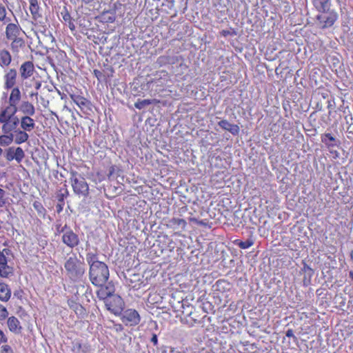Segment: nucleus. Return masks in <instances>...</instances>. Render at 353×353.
I'll return each instance as SVG.
<instances>
[{
  "instance_id": "nucleus-1",
  "label": "nucleus",
  "mask_w": 353,
  "mask_h": 353,
  "mask_svg": "<svg viewBox=\"0 0 353 353\" xmlns=\"http://www.w3.org/2000/svg\"><path fill=\"white\" fill-rule=\"evenodd\" d=\"M85 260L89 266L88 276L91 283L101 289L109 283L110 270L108 265L99 260L97 252L88 251Z\"/></svg>"
},
{
  "instance_id": "nucleus-2",
  "label": "nucleus",
  "mask_w": 353,
  "mask_h": 353,
  "mask_svg": "<svg viewBox=\"0 0 353 353\" xmlns=\"http://www.w3.org/2000/svg\"><path fill=\"white\" fill-rule=\"evenodd\" d=\"M115 286L113 281L108 283L105 288L97 291V297L103 301L105 308L116 316L120 315L124 307L122 298L114 294Z\"/></svg>"
},
{
  "instance_id": "nucleus-3",
  "label": "nucleus",
  "mask_w": 353,
  "mask_h": 353,
  "mask_svg": "<svg viewBox=\"0 0 353 353\" xmlns=\"http://www.w3.org/2000/svg\"><path fill=\"white\" fill-rule=\"evenodd\" d=\"M64 268L68 279L74 283L83 280L86 270L84 261L79 259L75 254L67 259Z\"/></svg>"
},
{
  "instance_id": "nucleus-4",
  "label": "nucleus",
  "mask_w": 353,
  "mask_h": 353,
  "mask_svg": "<svg viewBox=\"0 0 353 353\" xmlns=\"http://www.w3.org/2000/svg\"><path fill=\"white\" fill-rule=\"evenodd\" d=\"M170 303L175 312H181L184 315V317L181 318L183 323L187 324L189 327L194 326L196 322V320L191 316L194 307L188 303V300L179 301L176 303L170 300Z\"/></svg>"
},
{
  "instance_id": "nucleus-5",
  "label": "nucleus",
  "mask_w": 353,
  "mask_h": 353,
  "mask_svg": "<svg viewBox=\"0 0 353 353\" xmlns=\"http://www.w3.org/2000/svg\"><path fill=\"white\" fill-rule=\"evenodd\" d=\"M318 12L316 20L317 25L321 29L332 27L339 17L336 11L331 7L325 8V10H319Z\"/></svg>"
},
{
  "instance_id": "nucleus-6",
  "label": "nucleus",
  "mask_w": 353,
  "mask_h": 353,
  "mask_svg": "<svg viewBox=\"0 0 353 353\" xmlns=\"http://www.w3.org/2000/svg\"><path fill=\"white\" fill-rule=\"evenodd\" d=\"M70 181L74 192L77 195L87 196L89 194V186L85 178L77 172H70Z\"/></svg>"
},
{
  "instance_id": "nucleus-7",
  "label": "nucleus",
  "mask_w": 353,
  "mask_h": 353,
  "mask_svg": "<svg viewBox=\"0 0 353 353\" xmlns=\"http://www.w3.org/2000/svg\"><path fill=\"white\" fill-rule=\"evenodd\" d=\"M57 232L62 234V242L68 248H74L79 245L80 243L79 235L66 224L61 228L58 227Z\"/></svg>"
},
{
  "instance_id": "nucleus-8",
  "label": "nucleus",
  "mask_w": 353,
  "mask_h": 353,
  "mask_svg": "<svg viewBox=\"0 0 353 353\" xmlns=\"http://www.w3.org/2000/svg\"><path fill=\"white\" fill-rule=\"evenodd\" d=\"M121 321L127 326H136L141 321V316L139 312L134 309H127L121 312Z\"/></svg>"
},
{
  "instance_id": "nucleus-9",
  "label": "nucleus",
  "mask_w": 353,
  "mask_h": 353,
  "mask_svg": "<svg viewBox=\"0 0 353 353\" xmlns=\"http://www.w3.org/2000/svg\"><path fill=\"white\" fill-rule=\"evenodd\" d=\"M12 14L14 15L12 12ZM3 25H6L5 36L7 40L21 36L22 29L16 17L13 16V19H10L8 23H4Z\"/></svg>"
},
{
  "instance_id": "nucleus-10",
  "label": "nucleus",
  "mask_w": 353,
  "mask_h": 353,
  "mask_svg": "<svg viewBox=\"0 0 353 353\" xmlns=\"http://www.w3.org/2000/svg\"><path fill=\"white\" fill-rule=\"evenodd\" d=\"M70 97L83 113L88 114L92 111L91 102L84 97L75 94H70Z\"/></svg>"
},
{
  "instance_id": "nucleus-11",
  "label": "nucleus",
  "mask_w": 353,
  "mask_h": 353,
  "mask_svg": "<svg viewBox=\"0 0 353 353\" xmlns=\"http://www.w3.org/2000/svg\"><path fill=\"white\" fill-rule=\"evenodd\" d=\"M5 157L8 161H12L14 159L17 163H20L24 158L25 153L20 147H10L6 150Z\"/></svg>"
},
{
  "instance_id": "nucleus-12",
  "label": "nucleus",
  "mask_w": 353,
  "mask_h": 353,
  "mask_svg": "<svg viewBox=\"0 0 353 353\" xmlns=\"http://www.w3.org/2000/svg\"><path fill=\"white\" fill-rule=\"evenodd\" d=\"M64 186L65 188H61L56 193V199L58 200V203L56 205L57 213H61L63 211L65 204L64 200L69 194L66 185Z\"/></svg>"
},
{
  "instance_id": "nucleus-13",
  "label": "nucleus",
  "mask_w": 353,
  "mask_h": 353,
  "mask_svg": "<svg viewBox=\"0 0 353 353\" xmlns=\"http://www.w3.org/2000/svg\"><path fill=\"white\" fill-rule=\"evenodd\" d=\"M303 268L301 272L304 274L303 283L304 286H307L311 283V279L314 275V271L304 261H302Z\"/></svg>"
},
{
  "instance_id": "nucleus-14",
  "label": "nucleus",
  "mask_w": 353,
  "mask_h": 353,
  "mask_svg": "<svg viewBox=\"0 0 353 353\" xmlns=\"http://www.w3.org/2000/svg\"><path fill=\"white\" fill-rule=\"evenodd\" d=\"M2 131L4 134H10L12 131L14 132V130H17V126L19 123V119L18 117L10 118L9 120L3 123Z\"/></svg>"
},
{
  "instance_id": "nucleus-15",
  "label": "nucleus",
  "mask_w": 353,
  "mask_h": 353,
  "mask_svg": "<svg viewBox=\"0 0 353 353\" xmlns=\"http://www.w3.org/2000/svg\"><path fill=\"white\" fill-rule=\"evenodd\" d=\"M218 125L223 130L230 132L234 136H236L239 133L240 129L239 125L232 124L226 119H223L219 121Z\"/></svg>"
},
{
  "instance_id": "nucleus-16",
  "label": "nucleus",
  "mask_w": 353,
  "mask_h": 353,
  "mask_svg": "<svg viewBox=\"0 0 353 353\" xmlns=\"http://www.w3.org/2000/svg\"><path fill=\"white\" fill-rule=\"evenodd\" d=\"M34 65L31 61H26L20 67V74L23 79H26L32 75Z\"/></svg>"
},
{
  "instance_id": "nucleus-17",
  "label": "nucleus",
  "mask_w": 353,
  "mask_h": 353,
  "mask_svg": "<svg viewBox=\"0 0 353 353\" xmlns=\"http://www.w3.org/2000/svg\"><path fill=\"white\" fill-rule=\"evenodd\" d=\"M17 70L15 69H10L4 76L5 85L4 88L7 90L12 88L16 83Z\"/></svg>"
},
{
  "instance_id": "nucleus-18",
  "label": "nucleus",
  "mask_w": 353,
  "mask_h": 353,
  "mask_svg": "<svg viewBox=\"0 0 353 353\" xmlns=\"http://www.w3.org/2000/svg\"><path fill=\"white\" fill-rule=\"evenodd\" d=\"M8 41H11L10 49L14 53H18L20 49L23 48L26 46L24 39L20 36L14 37Z\"/></svg>"
},
{
  "instance_id": "nucleus-19",
  "label": "nucleus",
  "mask_w": 353,
  "mask_h": 353,
  "mask_svg": "<svg viewBox=\"0 0 353 353\" xmlns=\"http://www.w3.org/2000/svg\"><path fill=\"white\" fill-rule=\"evenodd\" d=\"M11 268L8 265V260L3 252L0 251V276L1 277H8L11 271H7Z\"/></svg>"
},
{
  "instance_id": "nucleus-20",
  "label": "nucleus",
  "mask_w": 353,
  "mask_h": 353,
  "mask_svg": "<svg viewBox=\"0 0 353 353\" xmlns=\"http://www.w3.org/2000/svg\"><path fill=\"white\" fill-rule=\"evenodd\" d=\"M21 128L23 130L30 132L35 127V123L33 119L29 116H23L19 120Z\"/></svg>"
},
{
  "instance_id": "nucleus-21",
  "label": "nucleus",
  "mask_w": 353,
  "mask_h": 353,
  "mask_svg": "<svg viewBox=\"0 0 353 353\" xmlns=\"http://www.w3.org/2000/svg\"><path fill=\"white\" fill-rule=\"evenodd\" d=\"M7 324L10 332L15 334H19L21 332L22 327L20 325V322L18 319L15 316H12L9 317L8 319Z\"/></svg>"
},
{
  "instance_id": "nucleus-22",
  "label": "nucleus",
  "mask_w": 353,
  "mask_h": 353,
  "mask_svg": "<svg viewBox=\"0 0 353 353\" xmlns=\"http://www.w3.org/2000/svg\"><path fill=\"white\" fill-rule=\"evenodd\" d=\"M321 140L327 148H333L338 145L339 142L330 133H325L321 134Z\"/></svg>"
},
{
  "instance_id": "nucleus-23",
  "label": "nucleus",
  "mask_w": 353,
  "mask_h": 353,
  "mask_svg": "<svg viewBox=\"0 0 353 353\" xmlns=\"http://www.w3.org/2000/svg\"><path fill=\"white\" fill-rule=\"evenodd\" d=\"M19 111L23 112L25 116H33L35 114L34 105L28 101H22L19 107Z\"/></svg>"
},
{
  "instance_id": "nucleus-24",
  "label": "nucleus",
  "mask_w": 353,
  "mask_h": 353,
  "mask_svg": "<svg viewBox=\"0 0 353 353\" xmlns=\"http://www.w3.org/2000/svg\"><path fill=\"white\" fill-rule=\"evenodd\" d=\"M14 141L16 144H21L23 143L26 142L29 139V135L26 132V131L17 129L14 130Z\"/></svg>"
},
{
  "instance_id": "nucleus-25",
  "label": "nucleus",
  "mask_w": 353,
  "mask_h": 353,
  "mask_svg": "<svg viewBox=\"0 0 353 353\" xmlns=\"http://www.w3.org/2000/svg\"><path fill=\"white\" fill-rule=\"evenodd\" d=\"M10 296L11 290L9 286L4 283H0V300L7 302L10 299Z\"/></svg>"
},
{
  "instance_id": "nucleus-26",
  "label": "nucleus",
  "mask_w": 353,
  "mask_h": 353,
  "mask_svg": "<svg viewBox=\"0 0 353 353\" xmlns=\"http://www.w3.org/2000/svg\"><path fill=\"white\" fill-rule=\"evenodd\" d=\"M311 2L317 12L332 7V0H311Z\"/></svg>"
},
{
  "instance_id": "nucleus-27",
  "label": "nucleus",
  "mask_w": 353,
  "mask_h": 353,
  "mask_svg": "<svg viewBox=\"0 0 353 353\" xmlns=\"http://www.w3.org/2000/svg\"><path fill=\"white\" fill-rule=\"evenodd\" d=\"M12 61L10 52L7 50L0 51V65L2 68L8 66Z\"/></svg>"
},
{
  "instance_id": "nucleus-28",
  "label": "nucleus",
  "mask_w": 353,
  "mask_h": 353,
  "mask_svg": "<svg viewBox=\"0 0 353 353\" xmlns=\"http://www.w3.org/2000/svg\"><path fill=\"white\" fill-rule=\"evenodd\" d=\"M21 95L19 89L18 88H13L9 97V103H12V105H14V104H18L21 100Z\"/></svg>"
},
{
  "instance_id": "nucleus-29",
  "label": "nucleus",
  "mask_w": 353,
  "mask_h": 353,
  "mask_svg": "<svg viewBox=\"0 0 353 353\" xmlns=\"http://www.w3.org/2000/svg\"><path fill=\"white\" fill-rule=\"evenodd\" d=\"M122 174V170L117 165H112L110 167L108 174L109 180L117 179Z\"/></svg>"
},
{
  "instance_id": "nucleus-30",
  "label": "nucleus",
  "mask_w": 353,
  "mask_h": 353,
  "mask_svg": "<svg viewBox=\"0 0 353 353\" xmlns=\"http://www.w3.org/2000/svg\"><path fill=\"white\" fill-rule=\"evenodd\" d=\"M157 102V101L156 99H138V101L134 103V106L139 110H142L147 105L156 103Z\"/></svg>"
},
{
  "instance_id": "nucleus-31",
  "label": "nucleus",
  "mask_w": 353,
  "mask_h": 353,
  "mask_svg": "<svg viewBox=\"0 0 353 353\" xmlns=\"http://www.w3.org/2000/svg\"><path fill=\"white\" fill-rule=\"evenodd\" d=\"M14 141V134H4L0 136V145L6 146L11 144Z\"/></svg>"
},
{
  "instance_id": "nucleus-32",
  "label": "nucleus",
  "mask_w": 353,
  "mask_h": 353,
  "mask_svg": "<svg viewBox=\"0 0 353 353\" xmlns=\"http://www.w3.org/2000/svg\"><path fill=\"white\" fill-rule=\"evenodd\" d=\"M39 10H40L39 6H34V7L30 8V10L32 15V18L37 22H39L40 23H43L42 21L43 17L39 11Z\"/></svg>"
},
{
  "instance_id": "nucleus-33",
  "label": "nucleus",
  "mask_w": 353,
  "mask_h": 353,
  "mask_svg": "<svg viewBox=\"0 0 353 353\" xmlns=\"http://www.w3.org/2000/svg\"><path fill=\"white\" fill-rule=\"evenodd\" d=\"M234 244L239 247L241 249H248L254 244V241L251 239H248L245 241H243L239 239H236L234 241Z\"/></svg>"
},
{
  "instance_id": "nucleus-34",
  "label": "nucleus",
  "mask_w": 353,
  "mask_h": 353,
  "mask_svg": "<svg viewBox=\"0 0 353 353\" xmlns=\"http://www.w3.org/2000/svg\"><path fill=\"white\" fill-rule=\"evenodd\" d=\"M33 208H34V210L37 211V212L38 213V214L43 217V218H45L46 216V208L43 206L42 203L38 201H35L33 204Z\"/></svg>"
},
{
  "instance_id": "nucleus-35",
  "label": "nucleus",
  "mask_w": 353,
  "mask_h": 353,
  "mask_svg": "<svg viewBox=\"0 0 353 353\" xmlns=\"http://www.w3.org/2000/svg\"><path fill=\"white\" fill-rule=\"evenodd\" d=\"M7 10L6 7L0 3V22L3 24L4 23H8L11 18L7 16Z\"/></svg>"
},
{
  "instance_id": "nucleus-36",
  "label": "nucleus",
  "mask_w": 353,
  "mask_h": 353,
  "mask_svg": "<svg viewBox=\"0 0 353 353\" xmlns=\"http://www.w3.org/2000/svg\"><path fill=\"white\" fill-rule=\"evenodd\" d=\"M174 59L172 58V57H170L168 55L160 56L157 59V63L160 66H163V65H167L168 63H174Z\"/></svg>"
},
{
  "instance_id": "nucleus-37",
  "label": "nucleus",
  "mask_w": 353,
  "mask_h": 353,
  "mask_svg": "<svg viewBox=\"0 0 353 353\" xmlns=\"http://www.w3.org/2000/svg\"><path fill=\"white\" fill-rule=\"evenodd\" d=\"M17 104H14V105H12V103H9V105L5 108L6 111L9 115V118L17 117L15 116V114L19 110V108H17Z\"/></svg>"
},
{
  "instance_id": "nucleus-38",
  "label": "nucleus",
  "mask_w": 353,
  "mask_h": 353,
  "mask_svg": "<svg viewBox=\"0 0 353 353\" xmlns=\"http://www.w3.org/2000/svg\"><path fill=\"white\" fill-rule=\"evenodd\" d=\"M104 68L103 69V73L105 77L106 81L112 77L113 76V74L114 72V70L113 68L108 65V64H104L103 65Z\"/></svg>"
},
{
  "instance_id": "nucleus-39",
  "label": "nucleus",
  "mask_w": 353,
  "mask_h": 353,
  "mask_svg": "<svg viewBox=\"0 0 353 353\" xmlns=\"http://www.w3.org/2000/svg\"><path fill=\"white\" fill-rule=\"evenodd\" d=\"M102 17L108 23H113L116 19L115 15L110 12H103Z\"/></svg>"
},
{
  "instance_id": "nucleus-40",
  "label": "nucleus",
  "mask_w": 353,
  "mask_h": 353,
  "mask_svg": "<svg viewBox=\"0 0 353 353\" xmlns=\"http://www.w3.org/2000/svg\"><path fill=\"white\" fill-rule=\"evenodd\" d=\"M72 350L74 353H81V351L83 345L82 343H81L79 341H72Z\"/></svg>"
},
{
  "instance_id": "nucleus-41",
  "label": "nucleus",
  "mask_w": 353,
  "mask_h": 353,
  "mask_svg": "<svg viewBox=\"0 0 353 353\" xmlns=\"http://www.w3.org/2000/svg\"><path fill=\"white\" fill-rule=\"evenodd\" d=\"M130 88L134 95H141V93L142 92L141 90H143V88H141V90L139 89V83L138 81H133Z\"/></svg>"
},
{
  "instance_id": "nucleus-42",
  "label": "nucleus",
  "mask_w": 353,
  "mask_h": 353,
  "mask_svg": "<svg viewBox=\"0 0 353 353\" xmlns=\"http://www.w3.org/2000/svg\"><path fill=\"white\" fill-rule=\"evenodd\" d=\"M61 15L65 22L70 21V19H72L70 14L69 13L68 8L65 6H64L63 10H61Z\"/></svg>"
},
{
  "instance_id": "nucleus-43",
  "label": "nucleus",
  "mask_w": 353,
  "mask_h": 353,
  "mask_svg": "<svg viewBox=\"0 0 353 353\" xmlns=\"http://www.w3.org/2000/svg\"><path fill=\"white\" fill-rule=\"evenodd\" d=\"M93 73L99 81H107L103 73V70L100 71L99 70L95 69L94 70Z\"/></svg>"
},
{
  "instance_id": "nucleus-44",
  "label": "nucleus",
  "mask_w": 353,
  "mask_h": 353,
  "mask_svg": "<svg viewBox=\"0 0 353 353\" xmlns=\"http://www.w3.org/2000/svg\"><path fill=\"white\" fill-rule=\"evenodd\" d=\"M172 222L174 225H177L178 226L183 228L186 225V221L183 219H173Z\"/></svg>"
},
{
  "instance_id": "nucleus-45",
  "label": "nucleus",
  "mask_w": 353,
  "mask_h": 353,
  "mask_svg": "<svg viewBox=\"0 0 353 353\" xmlns=\"http://www.w3.org/2000/svg\"><path fill=\"white\" fill-rule=\"evenodd\" d=\"M9 115L8 114L7 112L5 109L2 110L0 112V123L6 122V121L9 120Z\"/></svg>"
},
{
  "instance_id": "nucleus-46",
  "label": "nucleus",
  "mask_w": 353,
  "mask_h": 353,
  "mask_svg": "<svg viewBox=\"0 0 353 353\" xmlns=\"http://www.w3.org/2000/svg\"><path fill=\"white\" fill-rule=\"evenodd\" d=\"M8 311L6 307H2L0 310V321H3L8 316Z\"/></svg>"
},
{
  "instance_id": "nucleus-47",
  "label": "nucleus",
  "mask_w": 353,
  "mask_h": 353,
  "mask_svg": "<svg viewBox=\"0 0 353 353\" xmlns=\"http://www.w3.org/2000/svg\"><path fill=\"white\" fill-rule=\"evenodd\" d=\"M1 353H14L12 348L8 345L1 346Z\"/></svg>"
},
{
  "instance_id": "nucleus-48",
  "label": "nucleus",
  "mask_w": 353,
  "mask_h": 353,
  "mask_svg": "<svg viewBox=\"0 0 353 353\" xmlns=\"http://www.w3.org/2000/svg\"><path fill=\"white\" fill-rule=\"evenodd\" d=\"M285 336L287 337H289V338H292L294 339V341H296L297 340V338L294 336V331L292 329H288L286 332H285Z\"/></svg>"
},
{
  "instance_id": "nucleus-49",
  "label": "nucleus",
  "mask_w": 353,
  "mask_h": 353,
  "mask_svg": "<svg viewBox=\"0 0 353 353\" xmlns=\"http://www.w3.org/2000/svg\"><path fill=\"white\" fill-rule=\"evenodd\" d=\"M150 341L153 343V345L154 346H157L158 345V336L156 334L153 333L152 334V337L150 339Z\"/></svg>"
},
{
  "instance_id": "nucleus-50",
  "label": "nucleus",
  "mask_w": 353,
  "mask_h": 353,
  "mask_svg": "<svg viewBox=\"0 0 353 353\" xmlns=\"http://www.w3.org/2000/svg\"><path fill=\"white\" fill-rule=\"evenodd\" d=\"M8 341V338L6 336L3 331L0 330V344L2 343H6Z\"/></svg>"
},
{
  "instance_id": "nucleus-51",
  "label": "nucleus",
  "mask_w": 353,
  "mask_h": 353,
  "mask_svg": "<svg viewBox=\"0 0 353 353\" xmlns=\"http://www.w3.org/2000/svg\"><path fill=\"white\" fill-rule=\"evenodd\" d=\"M114 328L115 331L117 332H122L124 329L123 325L120 324V323L114 324Z\"/></svg>"
},
{
  "instance_id": "nucleus-52",
  "label": "nucleus",
  "mask_w": 353,
  "mask_h": 353,
  "mask_svg": "<svg viewBox=\"0 0 353 353\" xmlns=\"http://www.w3.org/2000/svg\"><path fill=\"white\" fill-rule=\"evenodd\" d=\"M30 3V8L35 6H39L38 0H28Z\"/></svg>"
},
{
  "instance_id": "nucleus-53",
  "label": "nucleus",
  "mask_w": 353,
  "mask_h": 353,
  "mask_svg": "<svg viewBox=\"0 0 353 353\" xmlns=\"http://www.w3.org/2000/svg\"><path fill=\"white\" fill-rule=\"evenodd\" d=\"M89 350H90V347L87 345H83L81 352V353H88Z\"/></svg>"
},
{
  "instance_id": "nucleus-54",
  "label": "nucleus",
  "mask_w": 353,
  "mask_h": 353,
  "mask_svg": "<svg viewBox=\"0 0 353 353\" xmlns=\"http://www.w3.org/2000/svg\"><path fill=\"white\" fill-rule=\"evenodd\" d=\"M68 26L71 30H74L75 29V25L72 19L70 21H68Z\"/></svg>"
},
{
  "instance_id": "nucleus-55",
  "label": "nucleus",
  "mask_w": 353,
  "mask_h": 353,
  "mask_svg": "<svg viewBox=\"0 0 353 353\" xmlns=\"http://www.w3.org/2000/svg\"><path fill=\"white\" fill-rule=\"evenodd\" d=\"M41 86V83L39 81L35 82L34 88L37 90H39Z\"/></svg>"
},
{
  "instance_id": "nucleus-56",
  "label": "nucleus",
  "mask_w": 353,
  "mask_h": 353,
  "mask_svg": "<svg viewBox=\"0 0 353 353\" xmlns=\"http://www.w3.org/2000/svg\"><path fill=\"white\" fill-rule=\"evenodd\" d=\"M5 194H6L5 190L0 188V200L3 199Z\"/></svg>"
},
{
  "instance_id": "nucleus-57",
  "label": "nucleus",
  "mask_w": 353,
  "mask_h": 353,
  "mask_svg": "<svg viewBox=\"0 0 353 353\" xmlns=\"http://www.w3.org/2000/svg\"><path fill=\"white\" fill-rule=\"evenodd\" d=\"M11 251L9 249L5 248L1 252H3V254H9Z\"/></svg>"
},
{
  "instance_id": "nucleus-58",
  "label": "nucleus",
  "mask_w": 353,
  "mask_h": 353,
  "mask_svg": "<svg viewBox=\"0 0 353 353\" xmlns=\"http://www.w3.org/2000/svg\"><path fill=\"white\" fill-rule=\"evenodd\" d=\"M349 278L353 282V270L349 272Z\"/></svg>"
},
{
  "instance_id": "nucleus-59",
  "label": "nucleus",
  "mask_w": 353,
  "mask_h": 353,
  "mask_svg": "<svg viewBox=\"0 0 353 353\" xmlns=\"http://www.w3.org/2000/svg\"><path fill=\"white\" fill-rule=\"evenodd\" d=\"M350 260L352 261L353 263V250H351L350 252Z\"/></svg>"
},
{
  "instance_id": "nucleus-60",
  "label": "nucleus",
  "mask_w": 353,
  "mask_h": 353,
  "mask_svg": "<svg viewBox=\"0 0 353 353\" xmlns=\"http://www.w3.org/2000/svg\"><path fill=\"white\" fill-rule=\"evenodd\" d=\"M229 34H230V32H229L228 30H223V34L224 36H227V35H228Z\"/></svg>"
},
{
  "instance_id": "nucleus-61",
  "label": "nucleus",
  "mask_w": 353,
  "mask_h": 353,
  "mask_svg": "<svg viewBox=\"0 0 353 353\" xmlns=\"http://www.w3.org/2000/svg\"><path fill=\"white\" fill-rule=\"evenodd\" d=\"M5 204V201L2 199L0 200V207H2Z\"/></svg>"
},
{
  "instance_id": "nucleus-62",
  "label": "nucleus",
  "mask_w": 353,
  "mask_h": 353,
  "mask_svg": "<svg viewBox=\"0 0 353 353\" xmlns=\"http://www.w3.org/2000/svg\"><path fill=\"white\" fill-rule=\"evenodd\" d=\"M37 95H38V92H32V93L30 94V96H31V97H33V96L37 97Z\"/></svg>"
},
{
  "instance_id": "nucleus-63",
  "label": "nucleus",
  "mask_w": 353,
  "mask_h": 353,
  "mask_svg": "<svg viewBox=\"0 0 353 353\" xmlns=\"http://www.w3.org/2000/svg\"><path fill=\"white\" fill-rule=\"evenodd\" d=\"M2 152H3V150H2V149L0 148V155L1 154Z\"/></svg>"
},
{
  "instance_id": "nucleus-64",
  "label": "nucleus",
  "mask_w": 353,
  "mask_h": 353,
  "mask_svg": "<svg viewBox=\"0 0 353 353\" xmlns=\"http://www.w3.org/2000/svg\"><path fill=\"white\" fill-rule=\"evenodd\" d=\"M6 96H7V94L4 92V93H3V97H6Z\"/></svg>"
}]
</instances>
